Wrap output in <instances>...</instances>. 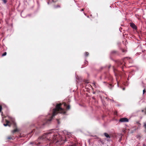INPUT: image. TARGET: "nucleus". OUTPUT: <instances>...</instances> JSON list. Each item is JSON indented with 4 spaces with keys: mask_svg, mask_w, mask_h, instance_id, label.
Segmentation results:
<instances>
[{
    "mask_svg": "<svg viewBox=\"0 0 146 146\" xmlns=\"http://www.w3.org/2000/svg\"><path fill=\"white\" fill-rule=\"evenodd\" d=\"M66 139L62 137L56 130H51L44 134L35 142H31L30 144H34L39 146L40 143L44 141H50L51 143L55 142L56 145H61L66 141Z\"/></svg>",
    "mask_w": 146,
    "mask_h": 146,
    "instance_id": "f257e3e1",
    "label": "nucleus"
},
{
    "mask_svg": "<svg viewBox=\"0 0 146 146\" xmlns=\"http://www.w3.org/2000/svg\"><path fill=\"white\" fill-rule=\"evenodd\" d=\"M62 104L61 103L57 104L55 108L53 109L52 111L49 113L46 117L43 118V119H44V120L42 121L38 127L40 128H43L45 125L50 123L53 117L58 113L65 114L66 112L64 110L60 107Z\"/></svg>",
    "mask_w": 146,
    "mask_h": 146,
    "instance_id": "f03ea898",
    "label": "nucleus"
},
{
    "mask_svg": "<svg viewBox=\"0 0 146 146\" xmlns=\"http://www.w3.org/2000/svg\"><path fill=\"white\" fill-rule=\"evenodd\" d=\"M131 58H130L126 57V58H124L123 60V62H124V64H123L125 63V62L126 61V60L128 61V62L129 63H131L132 62L131 61ZM121 64H123L122 63H121Z\"/></svg>",
    "mask_w": 146,
    "mask_h": 146,
    "instance_id": "7ed1b4c3",
    "label": "nucleus"
},
{
    "mask_svg": "<svg viewBox=\"0 0 146 146\" xmlns=\"http://www.w3.org/2000/svg\"><path fill=\"white\" fill-rule=\"evenodd\" d=\"M128 119L126 118H122L120 119L119 120L120 122H128Z\"/></svg>",
    "mask_w": 146,
    "mask_h": 146,
    "instance_id": "20e7f679",
    "label": "nucleus"
},
{
    "mask_svg": "<svg viewBox=\"0 0 146 146\" xmlns=\"http://www.w3.org/2000/svg\"><path fill=\"white\" fill-rule=\"evenodd\" d=\"M130 26L133 28L134 30H136L137 29V27L133 23H130Z\"/></svg>",
    "mask_w": 146,
    "mask_h": 146,
    "instance_id": "39448f33",
    "label": "nucleus"
},
{
    "mask_svg": "<svg viewBox=\"0 0 146 146\" xmlns=\"http://www.w3.org/2000/svg\"><path fill=\"white\" fill-rule=\"evenodd\" d=\"M6 124L4 123L3 125L5 126H9V127L10 126V125L9 124L10 123V122L7 120H6Z\"/></svg>",
    "mask_w": 146,
    "mask_h": 146,
    "instance_id": "423d86ee",
    "label": "nucleus"
},
{
    "mask_svg": "<svg viewBox=\"0 0 146 146\" xmlns=\"http://www.w3.org/2000/svg\"><path fill=\"white\" fill-rule=\"evenodd\" d=\"M104 135L105 136V137H106L107 138H110V136L108 133H104Z\"/></svg>",
    "mask_w": 146,
    "mask_h": 146,
    "instance_id": "0eeeda50",
    "label": "nucleus"
},
{
    "mask_svg": "<svg viewBox=\"0 0 146 146\" xmlns=\"http://www.w3.org/2000/svg\"><path fill=\"white\" fill-rule=\"evenodd\" d=\"M114 74H115V76H117V73L116 72V71H117V70H115V69H114Z\"/></svg>",
    "mask_w": 146,
    "mask_h": 146,
    "instance_id": "6e6552de",
    "label": "nucleus"
},
{
    "mask_svg": "<svg viewBox=\"0 0 146 146\" xmlns=\"http://www.w3.org/2000/svg\"><path fill=\"white\" fill-rule=\"evenodd\" d=\"M18 131V129H15L12 131V132L13 133H14L15 132L17 131Z\"/></svg>",
    "mask_w": 146,
    "mask_h": 146,
    "instance_id": "1a4fd4ad",
    "label": "nucleus"
},
{
    "mask_svg": "<svg viewBox=\"0 0 146 146\" xmlns=\"http://www.w3.org/2000/svg\"><path fill=\"white\" fill-rule=\"evenodd\" d=\"M9 118L10 119H11V121H13V123L15 124V123H14V119L11 117H9Z\"/></svg>",
    "mask_w": 146,
    "mask_h": 146,
    "instance_id": "9d476101",
    "label": "nucleus"
},
{
    "mask_svg": "<svg viewBox=\"0 0 146 146\" xmlns=\"http://www.w3.org/2000/svg\"><path fill=\"white\" fill-rule=\"evenodd\" d=\"M7 54V52H5L4 53H3L2 55V56H6Z\"/></svg>",
    "mask_w": 146,
    "mask_h": 146,
    "instance_id": "9b49d317",
    "label": "nucleus"
},
{
    "mask_svg": "<svg viewBox=\"0 0 146 146\" xmlns=\"http://www.w3.org/2000/svg\"><path fill=\"white\" fill-rule=\"evenodd\" d=\"M142 112H144L145 114H146V108L144 110H142Z\"/></svg>",
    "mask_w": 146,
    "mask_h": 146,
    "instance_id": "f8f14e48",
    "label": "nucleus"
},
{
    "mask_svg": "<svg viewBox=\"0 0 146 146\" xmlns=\"http://www.w3.org/2000/svg\"><path fill=\"white\" fill-rule=\"evenodd\" d=\"M89 53L88 52H86L85 53V56H87L88 55Z\"/></svg>",
    "mask_w": 146,
    "mask_h": 146,
    "instance_id": "ddd939ff",
    "label": "nucleus"
},
{
    "mask_svg": "<svg viewBox=\"0 0 146 146\" xmlns=\"http://www.w3.org/2000/svg\"><path fill=\"white\" fill-rule=\"evenodd\" d=\"M110 88V89H111V87H112V85H111V84H110L109 85V86H108Z\"/></svg>",
    "mask_w": 146,
    "mask_h": 146,
    "instance_id": "4468645a",
    "label": "nucleus"
},
{
    "mask_svg": "<svg viewBox=\"0 0 146 146\" xmlns=\"http://www.w3.org/2000/svg\"><path fill=\"white\" fill-rule=\"evenodd\" d=\"M70 106L69 105H68L67 106L66 109L67 110H69L70 109Z\"/></svg>",
    "mask_w": 146,
    "mask_h": 146,
    "instance_id": "2eb2a0df",
    "label": "nucleus"
},
{
    "mask_svg": "<svg viewBox=\"0 0 146 146\" xmlns=\"http://www.w3.org/2000/svg\"><path fill=\"white\" fill-rule=\"evenodd\" d=\"M7 139H13L12 137L11 136H9L7 137Z\"/></svg>",
    "mask_w": 146,
    "mask_h": 146,
    "instance_id": "dca6fc26",
    "label": "nucleus"
},
{
    "mask_svg": "<svg viewBox=\"0 0 146 146\" xmlns=\"http://www.w3.org/2000/svg\"><path fill=\"white\" fill-rule=\"evenodd\" d=\"M2 1L5 3H6L7 2V0H2Z\"/></svg>",
    "mask_w": 146,
    "mask_h": 146,
    "instance_id": "f3484780",
    "label": "nucleus"
},
{
    "mask_svg": "<svg viewBox=\"0 0 146 146\" xmlns=\"http://www.w3.org/2000/svg\"><path fill=\"white\" fill-rule=\"evenodd\" d=\"M2 106L1 105H0V112H1V110H2Z\"/></svg>",
    "mask_w": 146,
    "mask_h": 146,
    "instance_id": "a211bd4d",
    "label": "nucleus"
},
{
    "mask_svg": "<svg viewBox=\"0 0 146 146\" xmlns=\"http://www.w3.org/2000/svg\"><path fill=\"white\" fill-rule=\"evenodd\" d=\"M143 126L146 129V123H144V125H143Z\"/></svg>",
    "mask_w": 146,
    "mask_h": 146,
    "instance_id": "6ab92c4d",
    "label": "nucleus"
},
{
    "mask_svg": "<svg viewBox=\"0 0 146 146\" xmlns=\"http://www.w3.org/2000/svg\"><path fill=\"white\" fill-rule=\"evenodd\" d=\"M57 122H58V124H60V122H59V120H58V119H57Z\"/></svg>",
    "mask_w": 146,
    "mask_h": 146,
    "instance_id": "aec40b11",
    "label": "nucleus"
},
{
    "mask_svg": "<svg viewBox=\"0 0 146 146\" xmlns=\"http://www.w3.org/2000/svg\"><path fill=\"white\" fill-rule=\"evenodd\" d=\"M122 51L123 52H126V50H124L123 49H122Z\"/></svg>",
    "mask_w": 146,
    "mask_h": 146,
    "instance_id": "412c9836",
    "label": "nucleus"
},
{
    "mask_svg": "<svg viewBox=\"0 0 146 146\" xmlns=\"http://www.w3.org/2000/svg\"><path fill=\"white\" fill-rule=\"evenodd\" d=\"M145 92V89H144L143 90V94H144V93Z\"/></svg>",
    "mask_w": 146,
    "mask_h": 146,
    "instance_id": "4be33fe9",
    "label": "nucleus"
},
{
    "mask_svg": "<svg viewBox=\"0 0 146 146\" xmlns=\"http://www.w3.org/2000/svg\"><path fill=\"white\" fill-rule=\"evenodd\" d=\"M64 105L65 106H66V104L65 103H64Z\"/></svg>",
    "mask_w": 146,
    "mask_h": 146,
    "instance_id": "5701e85b",
    "label": "nucleus"
},
{
    "mask_svg": "<svg viewBox=\"0 0 146 146\" xmlns=\"http://www.w3.org/2000/svg\"><path fill=\"white\" fill-rule=\"evenodd\" d=\"M115 51H112V53H115Z\"/></svg>",
    "mask_w": 146,
    "mask_h": 146,
    "instance_id": "b1692460",
    "label": "nucleus"
},
{
    "mask_svg": "<svg viewBox=\"0 0 146 146\" xmlns=\"http://www.w3.org/2000/svg\"><path fill=\"white\" fill-rule=\"evenodd\" d=\"M84 9H81V11H84Z\"/></svg>",
    "mask_w": 146,
    "mask_h": 146,
    "instance_id": "393cba45",
    "label": "nucleus"
},
{
    "mask_svg": "<svg viewBox=\"0 0 146 146\" xmlns=\"http://www.w3.org/2000/svg\"><path fill=\"white\" fill-rule=\"evenodd\" d=\"M143 146H146V145L145 144H144L143 145Z\"/></svg>",
    "mask_w": 146,
    "mask_h": 146,
    "instance_id": "a878e982",
    "label": "nucleus"
},
{
    "mask_svg": "<svg viewBox=\"0 0 146 146\" xmlns=\"http://www.w3.org/2000/svg\"><path fill=\"white\" fill-rule=\"evenodd\" d=\"M59 7V6L58 5V6H57L56 7H55V8H56V7Z\"/></svg>",
    "mask_w": 146,
    "mask_h": 146,
    "instance_id": "bb28decb",
    "label": "nucleus"
},
{
    "mask_svg": "<svg viewBox=\"0 0 146 146\" xmlns=\"http://www.w3.org/2000/svg\"><path fill=\"white\" fill-rule=\"evenodd\" d=\"M121 140V138L119 140V141H120Z\"/></svg>",
    "mask_w": 146,
    "mask_h": 146,
    "instance_id": "cd10ccee",
    "label": "nucleus"
},
{
    "mask_svg": "<svg viewBox=\"0 0 146 146\" xmlns=\"http://www.w3.org/2000/svg\"><path fill=\"white\" fill-rule=\"evenodd\" d=\"M1 115L2 116H3V113H2Z\"/></svg>",
    "mask_w": 146,
    "mask_h": 146,
    "instance_id": "c85d7f7f",
    "label": "nucleus"
},
{
    "mask_svg": "<svg viewBox=\"0 0 146 146\" xmlns=\"http://www.w3.org/2000/svg\"><path fill=\"white\" fill-rule=\"evenodd\" d=\"M123 90H125V88H123Z\"/></svg>",
    "mask_w": 146,
    "mask_h": 146,
    "instance_id": "c756f323",
    "label": "nucleus"
},
{
    "mask_svg": "<svg viewBox=\"0 0 146 146\" xmlns=\"http://www.w3.org/2000/svg\"><path fill=\"white\" fill-rule=\"evenodd\" d=\"M117 85H118V86H119L118 83L117 84Z\"/></svg>",
    "mask_w": 146,
    "mask_h": 146,
    "instance_id": "7c9ffc66",
    "label": "nucleus"
},
{
    "mask_svg": "<svg viewBox=\"0 0 146 146\" xmlns=\"http://www.w3.org/2000/svg\"><path fill=\"white\" fill-rule=\"evenodd\" d=\"M110 66H109V68H110Z\"/></svg>",
    "mask_w": 146,
    "mask_h": 146,
    "instance_id": "2f4dec72",
    "label": "nucleus"
},
{
    "mask_svg": "<svg viewBox=\"0 0 146 146\" xmlns=\"http://www.w3.org/2000/svg\"><path fill=\"white\" fill-rule=\"evenodd\" d=\"M33 131H32L31 132V133H32Z\"/></svg>",
    "mask_w": 146,
    "mask_h": 146,
    "instance_id": "473e14b6",
    "label": "nucleus"
},
{
    "mask_svg": "<svg viewBox=\"0 0 146 146\" xmlns=\"http://www.w3.org/2000/svg\"><path fill=\"white\" fill-rule=\"evenodd\" d=\"M126 61H128H128H127V60H126ZM126 62H127V61H126Z\"/></svg>",
    "mask_w": 146,
    "mask_h": 146,
    "instance_id": "72a5a7b5",
    "label": "nucleus"
},
{
    "mask_svg": "<svg viewBox=\"0 0 146 146\" xmlns=\"http://www.w3.org/2000/svg\"><path fill=\"white\" fill-rule=\"evenodd\" d=\"M48 4H49V2H48Z\"/></svg>",
    "mask_w": 146,
    "mask_h": 146,
    "instance_id": "f704fd0d",
    "label": "nucleus"
}]
</instances>
